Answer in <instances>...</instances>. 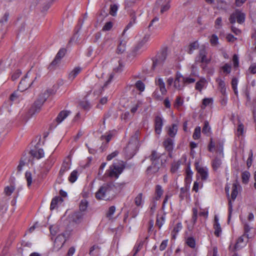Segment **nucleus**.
<instances>
[{
  "label": "nucleus",
  "instance_id": "obj_62",
  "mask_svg": "<svg viewBox=\"0 0 256 256\" xmlns=\"http://www.w3.org/2000/svg\"><path fill=\"white\" fill-rule=\"evenodd\" d=\"M232 62L234 66V68H236L239 66V60L238 57L236 54H234L232 58Z\"/></svg>",
  "mask_w": 256,
  "mask_h": 256
},
{
  "label": "nucleus",
  "instance_id": "obj_38",
  "mask_svg": "<svg viewBox=\"0 0 256 256\" xmlns=\"http://www.w3.org/2000/svg\"><path fill=\"white\" fill-rule=\"evenodd\" d=\"M193 172L190 168L186 170V174L185 178L186 182L187 184H190L192 180Z\"/></svg>",
  "mask_w": 256,
  "mask_h": 256
},
{
  "label": "nucleus",
  "instance_id": "obj_54",
  "mask_svg": "<svg viewBox=\"0 0 256 256\" xmlns=\"http://www.w3.org/2000/svg\"><path fill=\"white\" fill-rule=\"evenodd\" d=\"M118 10V6L116 4H112L110 7V14L112 16H115Z\"/></svg>",
  "mask_w": 256,
  "mask_h": 256
},
{
  "label": "nucleus",
  "instance_id": "obj_30",
  "mask_svg": "<svg viewBox=\"0 0 256 256\" xmlns=\"http://www.w3.org/2000/svg\"><path fill=\"white\" fill-rule=\"evenodd\" d=\"M202 132L208 136H210L211 134V128L208 121H205L204 122V126L202 130Z\"/></svg>",
  "mask_w": 256,
  "mask_h": 256
},
{
  "label": "nucleus",
  "instance_id": "obj_39",
  "mask_svg": "<svg viewBox=\"0 0 256 256\" xmlns=\"http://www.w3.org/2000/svg\"><path fill=\"white\" fill-rule=\"evenodd\" d=\"M25 178L26 180L27 186L30 187L32 182V174L30 172H26L25 173Z\"/></svg>",
  "mask_w": 256,
  "mask_h": 256
},
{
  "label": "nucleus",
  "instance_id": "obj_32",
  "mask_svg": "<svg viewBox=\"0 0 256 256\" xmlns=\"http://www.w3.org/2000/svg\"><path fill=\"white\" fill-rule=\"evenodd\" d=\"M178 132V126L176 124H172L168 130V134L171 137H174Z\"/></svg>",
  "mask_w": 256,
  "mask_h": 256
},
{
  "label": "nucleus",
  "instance_id": "obj_1",
  "mask_svg": "<svg viewBox=\"0 0 256 256\" xmlns=\"http://www.w3.org/2000/svg\"><path fill=\"white\" fill-rule=\"evenodd\" d=\"M95 196L99 200H112L116 196V190L113 183L103 184L96 192Z\"/></svg>",
  "mask_w": 256,
  "mask_h": 256
},
{
  "label": "nucleus",
  "instance_id": "obj_57",
  "mask_svg": "<svg viewBox=\"0 0 256 256\" xmlns=\"http://www.w3.org/2000/svg\"><path fill=\"white\" fill-rule=\"evenodd\" d=\"M113 26V23L111 22H106L102 30L108 31L110 30Z\"/></svg>",
  "mask_w": 256,
  "mask_h": 256
},
{
  "label": "nucleus",
  "instance_id": "obj_12",
  "mask_svg": "<svg viewBox=\"0 0 256 256\" xmlns=\"http://www.w3.org/2000/svg\"><path fill=\"white\" fill-rule=\"evenodd\" d=\"M66 52V50L64 48H61L57 53L54 60L51 63V66H55L58 64L60 60L64 56Z\"/></svg>",
  "mask_w": 256,
  "mask_h": 256
},
{
  "label": "nucleus",
  "instance_id": "obj_36",
  "mask_svg": "<svg viewBox=\"0 0 256 256\" xmlns=\"http://www.w3.org/2000/svg\"><path fill=\"white\" fill-rule=\"evenodd\" d=\"M206 83L204 78L200 79L199 81L197 82L196 84L195 88L200 92H201L203 88L204 85Z\"/></svg>",
  "mask_w": 256,
  "mask_h": 256
},
{
  "label": "nucleus",
  "instance_id": "obj_43",
  "mask_svg": "<svg viewBox=\"0 0 256 256\" xmlns=\"http://www.w3.org/2000/svg\"><path fill=\"white\" fill-rule=\"evenodd\" d=\"M78 172L76 170H73L68 178V180L70 182H75L78 178Z\"/></svg>",
  "mask_w": 256,
  "mask_h": 256
},
{
  "label": "nucleus",
  "instance_id": "obj_49",
  "mask_svg": "<svg viewBox=\"0 0 256 256\" xmlns=\"http://www.w3.org/2000/svg\"><path fill=\"white\" fill-rule=\"evenodd\" d=\"M183 103L184 100L180 96H177L174 104V106L176 108H178L182 105Z\"/></svg>",
  "mask_w": 256,
  "mask_h": 256
},
{
  "label": "nucleus",
  "instance_id": "obj_24",
  "mask_svg": "<svg viewBox=\"0 0 256 256\" xmlns=\"http://www.w3.org/2000/svg\"><path fill=\"white\" fill-rule=\"evenodd\" d=\"M222 164L221 160L218 157L215 158L212 162V168L215 171L217 170L221 166Z\"/></svg>",
  "mask_w": 256,
  "mask_h": 256
},
{
  "label": "nucleus",
  "instance_id": "obj_15",
  "mask_svg": "<svg viewBox=\"0 0 256 256\" xmlns=\"http://www.w3.org/2000/svg\"><path fill=\"white\" fill-rule=\"evenodd\" d=\"M170 0H158L157 4L160 6L162 14L167 11L170 8Z\"/></svg>",
  "mask_w": 256,
  "mask_h": 256
},
{
  "label": "nucleus",
  "instance_id": "obj_31",
  "mask_svg": "<svg viewBox=\"0 0 256 256\" xmlns=\"http://www.w3.org/2000/svg\"><path fill=\"white\" fill-rule=\"evenodd\" d=\"M150 39V34H146L139 41L138 44V47L140 48L144 46Z\"/></svg>",
  "mask_w": 256,
  "mask_h": 256
},
{
  "label": "nucleus",
  "instance_id": "obj_53",
  "mask_svg": "<svg viewBox=\"0 0 256 256\" xmlns=\"http://www.w3.org/2000/svg\"><path fill=\"white\" fill-rule=\"evenodd\" d=\"M196 82V80L194 78H191L190 76H184V86L186 84H190L194 83Z\"/></svg>",
  "mask_w": 256,
  "mask_h": 256
},
{
  "label": "nucleus",
  "instance_id": "obj_18",
  "mask_svg": "<svg viewBox=\"0 0 256 256\" xmlns=\"http://www.w3.org/2000/svg\"><path fill=\"white\" fill-rule=\"evenodd\" d=\"M219 219L217 216H214V234L216 236L219 237L222 233V228L219 223Z\"/></svg>",
  "mask_w": 256,
  "mask_h": 256
},
{
  "label": "nucleus",
  "instance_id": "obj_28",
  "mask_svg": "<svg viewBox=\"0 0 256 256\" xmlns=\"http://www.w3.org/2000/svg\"><path fill=\"white\" fill-rule=\"evenodd\" d=\"M70 168V164L68 162H64L59 172V174L60 176H62L64 172L68 171Z\"/></svg>",
  "mask_w": 256,
  "mask_h": 256
},
{
  "label": "nucleus",
  "instance_id": "obj_13",
  "mask_svg": "<svg viewBox=\"0 0 256 256\" xmlns=\"http://www.w3.org/2000/svg\"><path fill=\"white\" fill-rule=\"evenodd\" d=\"M156 84L158 87L162 95H165L166 93L165 83L162 78H158L155 80Z\"/></svg>",
  "mask_w": 256,
  "mask_h": 256
},
{
  "label": "nucleus",
  "instance_id": "obj_20",
  "mask_svg": "<svg viewBox=\"0 0 256 256\" xmlns=\"http://www.w3.org/2000/svg\"><path fill=\"white\" fill-rule=\"evenodd\" d=\"M27 77H28V74H26V76H24V78H23L20 82L18 88V89L20 91H23V90L27 89L32 84V82L30 83L27 84V82H26Z\"/></svg>",
  "mask_w": 256,
  "mask_h": 256
},
{
  "label": "nucleus",
  "instance_id": "obj_5",
  "mask_svg": "<svg viewBox=\"0 0 256 256\" xmlns=\"http://www.w3.org/2000/svg\"><path fill=\"white\" fill-rule=\"evenodd\" d=\"M124 168V166L122 164H114L106 170V174L111 178H118Z\"/></svg>",
  "mask_w": 256,
  "mask_h": 256
},
{
  "label": "nucleus",
  "instance_id": "obj_55",
  "mask_svg": "<svg viewBox=\"0 0 256 256\" xmlns=\"http://www.w3.org/2000/svg\"><path fill=\"white\" fill-rule=\"evenodd\" d=\"M136 23V21L130 20V22H128V24H127V26L125 27L124 29V31L122 34V36H124L126 32Z\"/></svg>",
  "mask_w": 256,
  "mask_h": 256
},
{
  "label": "nucleus",
  "instance_id": "obj_2",
  "mask_svg": "<svg viewBox=\"0 0 256 256\" xmlns=\"http://www.w3.org/2000/svg\"><path fill=\"white\" fill-rule=\"evenodd\" d=\"M161 156L156 150H152L150 156L152 165L147 168L148 174H154L158 172L160 168V159Z\"/></svg>",
  "mask_w": 256,
  "mask_h": 256
},
{
  "label": "nucleus",
  "instance_id": "obj_63",
  "mask_svg": "<svg viewBox=\"0 0 256 256\" xmlns=\"http://www.w3.org/2000/svg\"><path fill=\"white\" fill-rule=\"evenodd\" d=\"M215 27L217 29L220 28L222 26V18L221 17L218 18L215 20Z\"/></svg>",
  "mask_w": 256,
  "mask_h": 256
},
{
  "label": "nucleus",
  "instance_id": "obj_50",
  "mask_svg": "<svg viewBox=\"0 0 256 256\" xmlns=\"http://www.w3.org/2000/svg\"><path fill=\"white\" fill-rule=\"evenodd\" d=\"M136 88L140 92L144 91L145 86L141 80H138L135 84Z\"/></svg>",
  "mask_w": 256,
  "mask_h": 256
},
{
  "label": "nucleus",
  "instance_id": "obj_4",
  "mask_svg": "<svg viewBox=\"0 0 256 256\" xmlns=\"http://www.w3.org/2000/svg\"><path fill=\"white\" fill-rule=\"evenodd\" d=\"M138 147V140L136 136L132 137L127 146L124 148V152L128 158H132L136 152Z\"/></svg>",
  "mask_w": 256,
  "mask_h": 256
},
{
  "label": "nucleus",
  "instance_id": "obj_16",
  "mask_svg": "<svg viewBox=\"0 0 256 256\" xmlns=\"http://www.w3.org/2000/svg\"><path fill=\"white\" fill-rule=\"evenodd\" d=\"M66 236L63 234H59L56 238L54 244L58 248H62L66 242Z\"/></svg>",
  "mask_w": 256,
  "mask_h": 256
},
{
  "label": "nucleus",
  "instance_id": "obj_51",
  "mask_svg": "<svg viewBox=\"0 0 256 256\" xmlns=\"http://www.w3.org/2000/svg\"><path fill=\"white\" fill-rule=\"evenodd\" d=\"M210 42L211 44L213 46H216L218 44V38L216 34H214L210 38Z\"/></svg>",
  "mask_w": 256,
  "mask_h": 256
},
{
  "label": "nucleus",
  "instance_id": "obj_35",
  "mask_svg": "<svg viewBox=\"0 0 256 256\" xmlns=\"http://www.w3.org/2000/svg\"><path fill=\"white\" fill-rule=\"evenodd\" d=\"M224 74H228L230 73L232 70V66L228 63L225 64L220 68Z\"/></svg>",
  "mask_w": 256,
  "mask_h": 256
},
{
  "label": "nucleus",
  "instance_id": "obj_9",
  "mask_svg": "<svg viewBox=\"0 0 256 256\" xmlns=\"http://www.w3.org/2000/svg\"><path fill=\"white\" fill-rule=\"evenodd\" d=\"M196 169L198 174L200 178V179L203 180H206L208 177V170L206 167H202L197 166Z\"/></svg>",
  "mask_w": 256,
  "mask_h": 256
},
{
  "label": "nucleus",
  "instance_id": "obj_44",
  "mask_svg": "<svg viewBox=\"0 0 256 256\" xmlns=\"http://www.w3.org/2000/svg\"><path fill=\"white\" fill-rule=\"evenodd\" d=\"M198 48V44L197 42H195L192 44H191L189 46L188 50V52L189 54H192L193 53L194 50Z\"/></svg>",
  "mask_w": 256,
  "mask_h": 256
},
{
  "label": "nucleus",
  "instance_id": "obj_14",
  "mask_svg": "<svg viewBox=\"0 0 256 256\" xmlns=\"http://www.w3.org/2000/svg\"><path fill=\"white\" fill-rule=\"evenodd\" d=\"M70 110H62L58 115L55 120L57 122V124H60L63 122L70 114Z\"/></svg>",
  "mask_w": 256,
  "mask_h": 256
},
{
  "label": "nucleus",
  "instance_id": "obj_46",
  "mask_svg": "<svg viewBox=\"0 0 256 256\" xmlns=\"http://www.w3.org/2000/svg\"><path fill=\"white\" fill-rule=\"evenodd\" d=\"M126 184L125 182L116 183L114 184L116 190V195L124 188L126 186Z\"/></svg>",
  "mask_w": 256,
  "mask_h": 256
},
{
  "label": "nucleus",
  "instance_id": "obj_7",
  "mask_svg": "<svg viewBox=\"0 0 256 256\" xmlns=\"http://www.w3.org/2000/svg\"><path fill=\"white\" fill-rule=\"evenodd\" d=\"M166 56V52L165 50L159 53L156 56V60L153 62L152 68L154 70L156 68H160L162 66Z\"/></svg>",
  "mask_w": 256,
  "mask_h": 256
},
{
  "label": "nucleus",
  "instance_id": "obj_11",
  "mask_svg": "<svg viewBox=\"0 0 256 256\" xmlns=\"http://www.w3.org/2000/svg\"><path fill=\"white\" fill-rule=\"evenodd\" d=\"M163 126V120L162 118L158 116L155 118L154 126L156 134H160L162 132Z\"/></svg>",
  "mask_w": 256,
  "mask_h": 256
},
{
  "label": "nucleus",
  "instance_id": "obj_17",
  "mask_svg": "<svg viewBox=\"0 0 256 256\" xmlns=\"http://www.w3.org/2000/svg\"><path fill=\"white\" fill-rule=\"evenodd\" d=\"M30 153L31 155L37 159H40L44 156V154L42 149L34 148L32 149Z\"/></svg>",
  "mask_w": 256,
  "mask_h": 256
},
{
  "label": "nucleus",
  "instance_id": "obj_61",
  "mask_svg": "<svg viewBox=\"0 0 256 256\" xmlns=\"http://www.w3.org/2000/svg\"><path fill=\"white\" fill-rule=\"evenodd\" d=\"M202 183H200L196 181L194 182V186L192 187V190L195 191L196 192H198L199 188L202 187Z\"/></svg>",
  "mask_w": 256,
  "mask_h": 256
},
{
  "label": "nucleus",
  "instance_id": "obj_27",
  "mask_svg": "<svg viewBox=\"0 0 256 256\" xmlns=\"http://www.w3.org/2000/svg\"><path fill=\"white\" fill-rule=\"evenodd\" d=\"M82 69L80 67L75 68L68 75V78L71 80H73L77 75L80 72Z\"/></svg>",
  "mask_w": 256,
  "mask_h": 256
},
{
  "label": "nucleus",
  "instance_id": "obj_58",
  "mask_svg": "<svg viewBox=\"0 0 256 256\" xmlns=\"http://www.w3.org/2000/svg\"><path fill=\"white\" fill-rule=\"evenodd\" d=\"M143 245V242L141 241L138 244L135 245L133 251L134 252V256H135L138 252L142 248Z\"/></svg>",
  "mask_w": 256,
  "mask_h": 256
},
{
  "label": "nucleus",
  "instance_id": "obj_8",
  "mask_svg": "<svg viewBox=\"0 0 256 256\" xmlns=\"http://www.w3.org/2000/svg\"><path fill=\"white\" fill-rule=\"evenodd\" d=\"M174 87L178 90H182L184 87V76L179 72H177L174 81Z\"/></svg>",
  "mask_w": 256,
  "mask_h": 256
},
{
  "label": "nucleus",
  "instance_id": "obj_60",
  "mask_svg": "<svg viewBox=\"0 0 256 256\" xmlns=\"http://www.w3.org/2000/svg\"><path fill=\"white\" fill-rule=\"evenodd\" d=\"M88 202L86 200H82L80 204V211H84L88 207Z\"/></svg>",
  "mask_w": 256,
  "mask_h": 256
},
{
  "label": "nucleus",
  "instance_id": "obj_22",
  "mask_svg": "<svg viewBox=\"0 0 256 256\" xmlns=\"http://www.w3.org/2000/svg\"><path fill=\"white\" fill-rule=\"evenodd\" d=\"M216 82L218 83L219 89L222 94H226V87L224 82L220 78H217Z\"/></svg>",
  "mask_w": 256,
  "mask_h": 256
},
{
  "label": "nucleus",
  "instance_id": "obj_45",
  "mask_svg": "<svg viewBox=\"0 0 256 256\" xmlns=\"http://www.w3.org/2000/svg\"><path fill=\"white\" fill-rule=\"evenodd\" d=\"M250 177V174L248 172L245 171L242 173V182L247 184Z\"/></svg>",
  "mask_w": 256,
  "mask_h": 256
},
{
  "label": "nucleus",
  "instance_id": "obj_42",
  "mask_svg": "<svg viewBox=\"0 0 256 256\" xmlns=\"http://www.w3.org/2000/svg\"><path fill=\"white\" fill-rule=\"evenodd\" d=\"M238 84V80L236 78H233L232 80V87L233 89L235 94L237 95L238 94L237 86Z\"/></svg>",
  "mask_w": 256,
  "mask_h": 256
},
{
  "label": "nucleus",
  "instance_id": "obj_34",
  "mask_svg": "<svg viewBox=\"0 0 256 256\" xmlns=\"http://www.w3.org/2000/svg\"><path fill=\"white\" fill-rule=\"evenodd\" d=\"M238 184L236 183H234L232 186V192L231 194V198L234 200L238 194Z\"/></svg>",
  "mask_w": 256,
  "mask_h": 256
},
{
  "label": "nucleus",
  "instance_id": "obj_52",
  "mask_svg": "<svg viewBox=\"0 0 256 256\" xmlns=\"http://www.w3.org/2000/svg\"><path fill=\"white\" fill-rule=\"evenodd\" d=\"M164 222V218L162 216H158L156 220V226L160 228Z\"/></svg>",
  "mask_w": 256,
  "mask_h": 256
},
{
  "label": "nucleus",
  "instance_id": "obj_29",
  "mask_svg": "<svg viewBox=\"0 0 256 256\" xmlns=\"http://www.w3.org/2000/svg\"><path fill=\"white\" fill-rule=\"evenodd\" d=\"M186 243L191 248H194L196 247V240L194 237L188 236L186 239Z\"/></svg>",
  "mask_w": 256,
  "mask_h": 256
},
{
  "label": "nucleus",
  "instance_id": "obj_10",
  "mask_svg": "<svg viewBox=\"0 0 256 256\" xmlns=\"http://www.w3.org/2000/svg\"><path fill=\"white\" fill-rule=\"evenodd\" d=\"M196 62L206 64L210 62V60L206 58V52L204 48H202L200 50L199 56L196 58Z\"/></svg>",
  "mask_w": 256,
  "mask_h": 256
},
{
  "label": "nucleus",
  "instance_id": "obj_47",
  "mask_svg": "<svg viewBox=\"0 0 256 256\" xmlns=\"http://www.w3.org/2000/svg\"><path fill=\"white\" fill-rule=\"evenodd\" d=\"M14 188L12 186H7L4 189V194L8 196L11 195L14 192Z\"/></svg>",
  "mask_w": 256,
  "mask_h": 256
},
{
  "label": "nucleus",
  "instance_id": "obj_26",
  "mask_svg": "<svg viewBox=\"0 0 256 256\" xmlns=\"http://www.w3.org/2000/svg\"><path fill=\"white\" fill-rule=\"evenodd\" d=\"M217 8L224 10H226L228 6L227 2L222 0H216Z\"/></svg>",
  "mask_w": 256,
  "mask_h": 256
},
{
  "label": "nucleus",
  "instance_id": "obj_3",
  "mask_svg": "<svg viewBox=\"0 0 256 256\" xmlns=\"http://www.w3.org/2000/svg\"><path fill=\"white\" fill-rule=\"evenodd\" d=\"M48 96V94L46 92H44L34 102L29 110L28 114L31 116L36 113L40 112L42 104L47 99Z\"/></svg>",
  "mask_w": 256,
  "mask_h": 256
},
{
  "label": "nucleus",
  "instance_id": "obj_21",
  "mask_svg": "<svg viewBox=\"0 0 256 256\" xmlns=\"http://www.w3.org/2000/svg\"><path fill=\"white\" fill-rule=\"evenodd\" d=\"M134 204L138 207H140L142 208L144 202V198H143V194L142 193H139L137 196L135 198L134 200Z\"/></svg>",
  "mask_w": 256,
  "mask_h": 256
},
{
  "label": "nucleus",
  "instance_id": "obj_19",
  "mask_svg": "<svg viewBox=\"0 0 256 256\" xmlns=\"http://www.w3.org/2000/svg\"><path fill=\"white\" fill-rule=\"evenodd\" d=\"M248 238V235H246V234H243L242 236L240 237L235 244V249L237 250L241 247H242L244 246L246 244V242L244 240H247Z\"/></svg>",
  "mask_w": 256,
  "mask_h": 256
},
{
  "label": "nucleus",
  "instance_id": "obj_56",
  "mask_svg": "<svg viewBox=\"0 0 256 256\" xmlns=\"http://www.w3.org/2000/svg\"><path fill=\"white\" fill-rule=\"evenodd\" d=\"M244 125L242 123L239 124L238 126L237 130H236V135L238 136H242L244 133Z\"/></svg>",
  "mask_w": 256,
  "mask_h": 256
},
{
  "label": "nucleus",
  "instance_id": "obj_25",
  "mask_svg": "<svg viewBox=\"0 0 256 256\" xmlns=\"http://www.w3.org/2000/svg\"><path fill=\"white\" fill-rule=\"evenodd\" d=\"M126 40H120V42L117 48V52L118 54H122L125 51L126 48Z\"/></svg>",
  "mask_w": 256,
  "mask_h": 256
},
{
  "label": "nucleus",
  "instance_id": "obj_23",
  "mask_svg": "<svg viewBox=\"0 0 256 256\" xmlns=\"http://www.w3.org/2000/svg\"><path fill=\"white\" fill-rule=\"evenodd\" d=\"M174 142L170 138H166L164 142V146L168 151H172L173 149Z\"/></svg>",
  "mask_w": 256,
  "mask_h": 256
},
{
  "label": "nucleus",
  "instance_id": "obj_59",
  "mask_svg": "<svg viewBox=\"0 0 256 256\" xmlns=\"http://www.w3.org/2000/svg\"><path fill=\"white\" fill-rule=\"evenodd\" d=\"M212 99L210 98H205L202 100V108H204L206 106L210 105L212 102Z\"/></svg>",
  "mask_w": 256,
  "mask_h": 256
},
{
  "label": "nucleus",
  "instance_id": "obj_37",
  "mask_svg": "<svg viewBox=\"0 0 256 256\" xmlns=\"http://www.w3.org/2000/svg\"><path fill=\"white\" fill-rule=\"evenodd\" d=\"M84 217V214L80 212H77L74 214L73 216L74 220L76 223L80 222L82 220Z\"/></svg>",
  "mask_w": 256,
  "mask_h": 256
},
{
  "label": "nucleus",
  "instance_id": "obj_48",
  "mask_svg": "<svg viewBox=\"0 0 256 256\" xmlns=\"http://www.w3.org/2000/svg\"><path fill=\"white\" fill-rule=\"evenodd\" d=\"M201 128L200 126H196L194 129L192 137L194 140H198L200 137Z\"/></svg>",
  "mask_w": 256,
  "mask_h": 256
},
{
  "label": "nucleus",
  "instance_id": "obj_6",
  "mask_svg": "<svg viewBox=\"0 0 256 256\" xmlns=\"http://www.w3.org/2000/svg\"><path fill=\"white\" fill-rule=\"evenodd\" d=\"M246 18V14L239 10H236L232 13L229 18L230 23L234 24L236 21L238 24H242L244 22Z\"/></svg>",
  "mask_w": 256,
  "mask_h": 256
},
{
  "label": "nucleus",
  "instance_id": "obj_64",
  "mask_svg": "<svg viewBox=\"0 0 256 256\" xmlns=\"http://www.w3.org/2000/svg\"><path fill=\"white\" fill-rule=\"evenodd\" d=\"M188 188L186 186L182 187L180 190V196L183 199L185 196L187 192Z\"/></svg>",
  "mask_w": 256,
  "mask_h": 256
},
{
  "label": "nucleus",
  "instance_id": "obj_40",
  "mask_svg": "<svg viewBox=\"0 0 256 256\" xmlns=\"http://www.w3.org/2000/svg\"><path fill=\"white\" fill-rule=\"evenodd\" d=\"M180 164V162L178 160L177 162H174L172 164L170 171L172 173H176L178 169L179 168Z\"/></svg>",
  "mask_w": 256,
  "mask_h": 256
},
{
  "label": "nucleus",
  "instance_id": "obj_41",
  "mask_svg": "<svg viewBox=\"0 0 256 256\" xmlns=\"http://www.w3.org/2000/svg\"><path fill=\"white\" fill-rule=\"evenodd\" d=\"M163 190L162 189V187L160 185H157L156 188V199L158 200L162 196L163 194Z\"/></svg>",
  "mask_w": 256,
  "mask_h": 256
},
{
  "label": "nucleus",
  "instance_id": "obj_33",
  "mask_svg": "<svg viewBox=\"0 0 256 256\" xmlns=\"http://www.w3.org/2000/svg\"><path fill=\"white\" fill-rule=\"evenodd\" d=\"M58 201L62 202L63 200L62 198L58 196L52 198L50 206V210H53L56 207Z\"/></svg>",
  "mask_w": 256,
  "mask_h": 256
}]
</instances>
